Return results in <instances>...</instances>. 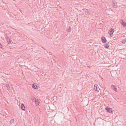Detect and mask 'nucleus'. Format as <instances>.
<instances>
[{"label":"nucleus","instance_id":"8","mask_svg":"<svg viewBox=\"0 0 126 126\" xmlns=\"http://www.w3.org/2000/svg\"><path fill=\"white\" fill-rule=\"evenodd\" d=\"M122 25L124 27H126V23L125 21L123 20H122V21L121 23Z\"/></svg>","mask_w":126,"mask_h":126},{"label":"nucleus","instance_id":"15","mask_svg":"<svg viewBox=\"0 0 126 126\" xmlns=\"http://www.w3.org/2000/svg\"><path fill=\"white\" fill-rule=\"evenodd\" d=\"M7 41L8 44H12L11 42H12V40L9 39H7Z\"/></svg>","mask_w":126,"mask_h":126},{"label":"nucleus","instance_id":"2","mask_svg":"<svg viewBox=\"0 0 126 126\" xmlns=\"http://www.w3.org/2000/svg\"><path fill=\"white\" fill-rule=\"evenodd\" d=\"M114 32V29L112 28H111L110 30H109L108 33L110 37L112 36V34Z\"/></svg>","mask_w":126,"mask_h":126},{"label":"nucleus","instance_id":"17","mask_svg":"<svg viewBox=\"0 0 126 126\" xmlns=\"http://www.w3.org/2000/svg\"><path fill=\"white\" fill-rule=\"evenodd\" d=\"M6 87H7V89H8V87H9V88H10V87L9 86V85L8 84H6Z\"/></svg>","mask_w":126,"mask_h":126},{"label":"nucleus","instance_id":"1","mask_svg":"<svg viewBox=\"0 0 126 126\" xmlns=\"http://www.w3.org/2000/svg\"><path fill=\"white\" fill-rule=\"evenodd\" d=\"M83 11L85 14L86 15H88L90 13V12L89 9L85 8L84 9H83Z\"/></svg>","mask_w":126,"mask_h":126},{"label":"nucleus","instance_id":"14","mask_svg":"<svg viewBox=\"0 0 126 126\" xmlns=\"http://www.w3.org/2000/svg\"><path fill=\"white\" fill-rule=\"evenodd\" d=\"M67 31L69 32H70L71 31V28L70 27H69V28L67 29Z\"/></svg>","mask_w":126,"mask_h":126},{"label":"nucleus","instance_id":"18","mask_svg":"<svg viewBox=\"0 0 126 126\" xmlns=\"http://www.w3.org/2000/svg\"><path fill=\"white\" fill-rule=\"evenodd\" d=\"M2 46H2L1 44L0 43V48H2Z\"/></svg>","mask_w":126,"mask_h":126},{"label":"nucleus","instance_id":"6","mask_svg":"<svg viewBox=\"0 0 126 126\" xmlns=\"http://www.w3.org/2000/svg\"><path fill=\"white\" fill-rule=\"evenodd\" d=\"M101 40L102 42L104 43H105L107 42V40L103 36L101 37Z\"/></svg>","mask_w":126,"mask_h":126},{"label":"nucleus","instance_id":"13","mask_svg":"<svg viewBox=\"0 0 126 126\" xmlns=\"http://www.w3.org/2000/svg\"><path fill=\"white\" fill-rule=\"evenodd\" d=\"M117 3H113V7L116 8L117 7Z\"/></svg>","mask_w":126,"mask_h":126},{"label":"nucleus","instance_id":"9","mask_svg":"<svg viewBox=\"0 0 126 126\" xmlns=\"http://www.w3.org/2000/svg\"><path fill=\"white\" fill-rule=\"evenodd\" d=\"M33 88L36 89H38V86L36 85H35L34 84H33L32 85Z\"/></svg>","mask_w":126,"mask_h":126},{"label":"nucleus","instance_id":"5","mask_svg":"<svg viewBox=\"0 0 126 126\" xmlns=\"http://www.w3.org/2000/svg\"><path fill=\"white\" fill-rule=\"evenodd\" d=\"M111 88L115 91L117 92V88H116V86L112 85L111 86Z\"/></svg>","mask_w":126,"mask_h":126},{"label":"nucleus","instance_id":"3","mask_svg":"<svg viewBox=\"0 0 126 126\" xmlns=\"http://www.w3.org/2000/svg\"><path fill=\"white\" fill-rule=\"evenodd\" d=\"M105 110L108 112L110 113L112 112V109L111 108H109L108 107H106Z\"/></svg>","mask_w":126,"mask_h":126},{"label":"nucleus","instance_id":"11","mask_svg":"<svg viewBox=\"0 0 126 126\" xmlns=\"http://www.w3.org/2000/svg\"><path fill=\"white\" fill-rule=\"evenodd\" d=\"M33 99H34L33 98ZM35 100V103L36 104V105L37 106V105H39V102H38V100L37 99V100L36 99H34Z\"/></svg>","mask_w":126,"mask_h":126},{"label":"nucleus","instance_id":"16","mask_svg":"<svg viewBox=\"0 0 126 126\" xmlns=\"http://www.w3.org/2000/svg\"><path fill=\"white\" fill-rule=\"evenodd\" d=\"M126 41V40L125 39H123L122 41V43L123 44H124L125 43Z\"/></svg>","mask_w":126,"mask_h":126},{"label":"nucleus","instance_id":"4","mask_svg":"<svg viewBox=\"0 0 126 126\" xmlns=\"http://www.w3.org/2000/svg\"><path fill=\"white\" fill-rule=\"evenodd\" d=\"M94 88L95 90L97 92H99L100 89L97 85L95 84L94 85Z\"/></svg>","mask_w":126,"mask_h":126},{"label":"nucleus","instance_id":"10","mask_svg":"<svg viewBox=\"0 0 126 126\" xmlns=\"http://www.w3.org/2000/svg\"><path fill=\"white\" fill-rule=\"evenodd\" d=\"M14 119H11L10 122V124H11L13 125L14 124Z\"/></svg>","mask_w":126,"mask_h":126},{"label":"nucleus","instance_id":"19","mask_svg":"<svg viewBox=\"0 0 126 126\" xmlns=\"http://www.w3.org/2000/svg\"><path fill=\"white\" fill-rule=\"evenodd\" d=\"M10 39V38L8 37H7V38L6 39H7H7Z\"/></svg>","mask_w":126,"mask_h":126},{"label":"nucleus","instance_id":"7","mask_svg":"<svg viewBox=\"0 0 126 126\" xmlns=\"http://www.w3.org/2000/svg\"><path fill=\"white\" fill-rule=\"evenodd\" d=\"M21 108L23 110H25V107L24 105L23 104H22L21 105Z\"/></svg>","mask_w":126,"mask_h":126},{"label":"nucleus","instance_id":"12","mask_svg":"<svg viewBox=\"0 0 126 126\" xmlns=\"http://www.w3.org/2000/svg\"><path fill=\"white\" fill-rule=\"evenodd\" d=\"M109 47V45L108 43H106L105 44V48H108V47Z\"/></svg>","mask_w":126,"mask_h":126}]
</instances>
